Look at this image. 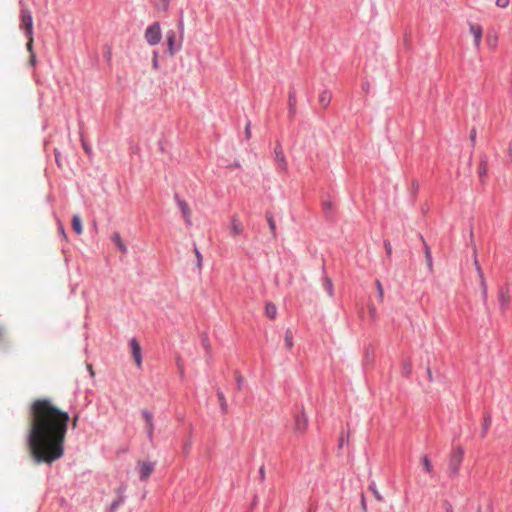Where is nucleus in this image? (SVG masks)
Wrapping results in <instances>:
<instances>
[{
	"label": "nucleus",
	"instance_id": "obj_41",
	"mask_svg": "<svg viewBox=\"0 0 512 512\" xmlns=\"http://www.w3.org/2000/svg\"><path fill=\"white\" fill-rule=\"evenodd\" d=\"M79 419H80V413H79V412L75 413V414L72 416V427H73V428H76V427H77V424H78Z\"/></svg>",
	"mask_w": 512,
	"mask_h": 512
},
{
	"label": "nucleus",
	"instance_id": "obj_31",
	"mask_svg": "<svg viewBox=\"0 0 512 512\" xmlns=\"http://www.w3.org/2000/svg\"><path fill=\"white\" fill-rule=\"evenodd\" d=\"M284 342H285V346L287 349L290 350L293 347V345H294L293 334L290 330H287L285 332Z\"/></svg>",
	"mask_w": 512,
	"mask_h": 512
},
{
	"label": "nucleus",
	"instance_id": "obj_58",
	"mask_svg": "<svg viewBox=\"0 0 512 512\" xmlns=\"http://www.w3.org/2000/svg\"><path fill=\"white\" fill-rule=\"evenodd\" d=\"M412 185L413 188H418V182L416 180H413Z\"/></svg>",
	"mask_w": 512,
	"mask_h": 512
},
{
	"label": "nucleus",
	"instance_id": "obj_53",
	"mask_svg": "<svg viewBox=\"0 0 512 512\" xmlns=\"http://www.w3.org/2000/svg\"><path fill=\"white\" fill-rule=\"evenodd\" d=\"M153 67L154 68L158 67V57H157V53L156 52H155L154 59H153Z\"/></svg>",
	"mask_w": 512,
	"mask_h": 512
},
{
	"label": "nucleus",
	"instance_id": "obj_51",
	"mask_svg": "<svg viewBox=\"0 0 512 512\" xmlns=\"http://www.w3.org/2000/svg\"><path fill=\"white\" fill-rule=\"evenodd\" d=\"M29 39L28 43H27V48L29 51H32V47H33V38L32 36L31 37H27Z\"/></svg>",
	"mask_w": 512,
	"mask_h": 512
},
{
	"label": "nucleus",
	"instance_id": "obj_30",
	"mask_svg": "<svg viewBox=\"0 0 512 512\" xmlns=\"http://www.w3.org/2000/svg\"><path fill=\"white\" fill-rule=\"evenodd\" d=\"M275 154H276V158L278 159V161L280 162L281 166L283 169H286V160H285V157H284V154L282 152V149L280 147H276L275 148Z\"/></svg>",
	"mask_w": 512,
	"mask_h": 512
},
{
	"label": "nucleus",
	"instance_id": "obj_22",
	"mask_svg": "<svg viewBox=\"0 0 512 512\" xmlns=\"http://www.w3.org/2000/svg\"><path fill=\"white\" fill-rule=\"evenodd\" d=\"M487 172H488V161H487L486 157H483L480 159L479 166H478V174H479L481 181H483L484 177H486Z\"/></svg>",
	"mask_w": 512,
	"mask_h": 512
},
{
	"label": "nucleus",
	"instance_id": "obj_28",
	"mask_svg": "<svg viewBox=\"0 0 512 512\" xmlns=\"http://www.w3.org/2000/svg\"><path fill=\"white\" fill-rule=\"evenodd\" d=\"M323 287L324 289L326 290V292L328 293V295L330 297H333L334 296V286H333V282L332 280L329 278V277H324L323 278Z\"/></svg>",
	"mask_w": 512,
	"mask_h": 512
},
{
	"label": "nucleus",
	"instance_id": "obj_49",
	"mask_svg": "<svg viewBox=\"0 0 512 512\" xmlns=\"http://www.w3.org/2000/svg\"><path fill=\"white\" fill-rule=\"evenodd\" d=\"M259 475H260L261 481H264L265 480V467H264V465H262L259 468Z\"/></svg>",
	"mask_w": 512,
	"mask_h": 512
},
{
	"label": "nucleus",
	"instance_id": "obj_5",
	"mask_svg": "<svg viewBox=\"0 0 512 512\" xmlns=\"http://www.w3.org/2000/svg\"><path fill=\"white\" fill-rule=\"evenodd\" d=\"M166 43L168 47V53L171 56L175 55L182 47V39L177 38V33L173 29H170L166 32Z\"/></svg>",
	"mask_w": 512,
	"mask_h": 512
},
{
	"label": "nucleus",
	"instance_id": "obj_32",
	"mask_svg": "<svg viewBox=\"0 0 512 512\" xmlns=\"http://www.w3.org/2000/svg\"><path fill=\"white\" fill-rule=\"evenodd\" d=\"M375 285H376V288H377L379 301L382 302L383 301V297H384V291H383V286H382V284H381L379 279H376Z\"/></svg>",
	"mask_w": 512,
	"mask_h": 512
},
{
	"label": "nucleus",
	"instance_id": "obj_40",
	"mask_svg": "<svg viewBox=\"0 0 512 512\" xmlns=\"http://www.w3.org/2000/svg\"><path fill=\"white\" fill-rule=\"evenodd\" d=\"M510 3V0H496V5L500 8H506Z\"/></svg>",
	"mask_w": 512,
	"mask_h": 512
},
{
	"label": "nucleus",
	"instance_id": "obj_36",
	"mask_svg": "<svg viewBox=\"0 0 512 512\" xmlns=\"http://www.w3.org/2000/svg\"><path fill=\"white\" fill-rule=\"evenodd\" d=\"M476 135H477L476 128L472 127V129L470 131V137H469L470 141H471L472 148H474L476 145Z\"/></svg>",
	"mask_w": 512,
	"mask_h": 512
},
{
	"label": "nucleus",
	"instance_id": "obj_27",
	"mask_svg": "<svg viewBox=\"0 0 512 512\" xmlns=\"http://www.w3.org/2000/svg\"><path fill=\"white\" fill-rule=\"evenodd\" d=\"M72 228L76 234L80 235L82 233V222L80 216L74 215L72 217Z\"/></svg>",
	"mask_w": 512,
	"mask_h": 512
},
{
	"label": "nucleus",
	"instance_id": "obj_24",
	"mask_svg": "<svg viewBox=\"0 0 512 512\" xmlns=\"http://www.w3.org/2000/svg\"><path fill=\"white\" fill-rule=\"evenodd\" d=\"M491 423H492L491 415L490 414H486L484 416L483 423H482V431H481V437L482 438H485L487 436L488 431H489L490 426H491Z\"/></svg>",
	"mask_w": 512,
	"mask_h": 512
},
{
	"label": "nucleus",
	"instance_id": "obj_50",
	"mask_svg": "<svg viewBox=\"0 0 512 512\" xmlns=\"http://www.w3.org/2000/svg\"><path fill=\"white\" fill-rule=\"evenodd\" d=\"M444 506H445V510H446V512H454L453 507H452V505H451V503H450V502L446 501V502L444 503Z\"/></svg>",
	"mask_w": 512,
	"mask_h": 512
},
{
	"label": "nucleus",
	"instance_id": "obj_61",
	"mask_svg": "<svg viewBox=\"0 0 512 512\" xmlns=\"http://www.w3.org/2000/svg\"><path fill=\"white\" fill-rule=\"evenodd\" d=\"M308 512H316V509H309Z\"/></svg>",
	"mask_w": 512,
	"mask_h": 512
},
{
	"label": "nucleus",
	"instance_id": "obj_37",
	"mask_svg": "<svg viewBox=\"0 0 512 512\" xmlns=\"http://www.w3.org/2000/svg\"><path fill=\"white\" fill-rule=\"evenodd\" d=\"M104 58L105 60L110 63L112 60V51L110 47H107V50L104 52Z\"/></svg>",
	"mask_w": 512,
	"mask_h": 512
},
{
	"label": "nucleus",
	"instance_id": "obj_23",
	"mask_svg": "<svg viewBox=\"0 0 512 512\" xmlns=\"http://www.w3.org/2000/svg\"><path fill=\"white\" fill-rule=\"evenodd\" d=\"M217 398H218V401L220 404L221 412L223 414H227L228 413V404H227L226 398L224 396V393L220 389L217 390Z\"/></svg>",
	"mask_w": 512,
	"mask_h": 512
},
{
	"label": "nucleus",
	"instance_id": "obj_52",
	"mask_svg": "<svg viewBox=\"0 0 512 512\" xmlns=\"http://www.w3.org/2000/svg\"><path fill=\"white\" fill-rule=\"evenodd\" d=\"M508 157L510 158V160L512 161V140L510 141L509 143V146H508Z\"/></svg>",
	"mask_w": 512,
	"mask_h": 512
},
{
	"label": "nucleus",
	"instance_id": "obj_1",
	"mask_svg": "<svg viewBox=\"0 0 512 512\" xmlns=\"http://www.w3.org/2000/svg\"><path fill=\"white\" fill-rule=\"evenodd\" d=\"M29 420L26 441L33 461L51 465L62 458L69 413L59 409L49 399L38 398L30 404Z\"/></svg>",
	"mask_w": 512,
	"mask_h": 512
},
{
	"label": "nucleus",
	"instance_id": "obj_34",
	"mask_svg": "<svg viewBox=\"0 0 512 512\" xmlns=\"http://www.w3.org/2000/svg\"><path fill=\"white\" fill-rule=\"evenodd\" d=\"M369 489L370 491L373 493L374 497L376 498L377 501H383V497L382 495L378 492V490L376 489V486L375 484H371L369 486Z\"/></svg>",
	"mask_w": 512,
	"mask_h": 512
},
{
	"label": "nucleus",
	"instance_id": "obj_35",
	"mask_svg": "<svg viewBox=\"0 0 512 512\" xmlns=\"http://www.w3.org/2000/svg\"><path fill=\"white\" fill-rule=\"evenodd\" d=\"M384 248H385V252H386L387 257L391 258V256H392V245H391V242L389 240H384Z\"/></svg>",
	"mask_w": 512,
	"mask_h": 512
},
{
	"label": "nucleus",
	"instance_id": "obj_10",
	"mask_svg": "<svg viewBox=\"0 0 512 512\" xmlns=\"http://www.w3.org/2000/svg\"><path fill=\"white\" fill-rule=\"evenodd\" d=\"M131 348L132 357L135 361L136 366L140 369L142 367V349L136 338H132L129 341Z\"/></svg>",
	"mask_w": 512,
	"mask_h": 512
},
{
	"label": "nucleus",
	"instance_id": "obj_54",
	"mask_svg": "<svg viewBox=\"0 0 512 512\" xmlns=\"http://www.w3.org/2000/svg\"><path fill=\"white\" fill-rule=\"evenodd\" d=\"M343 444H344V437L343 435L340 437L339 439V443H338V449H342L343 448Z\"/></svg>",
	"mask_w": 512,
	"mask_h": 512
},
{
	"label": "nucleus",
	"instance_id": "obj_45",
	"mask_svg": "<svg viewBox=\"0 0 512 512\" xmlns=\"http://www.w3.org/2000/svg\"><path fill=\"white\" fill-rule=\"evenodd\" d=\"M361 507L363 512H367V504L364 494L361 496Z\"/></svg>",
	"mask_w": 512,
	"mask_h": 512
},
{
	"label": "nucleus",
	"instance_id": "obj_2",
	"mask_svg": "<svg viewBox=\"0 0 512 512\" xmlns=\"http://www.w3.org/2000/svg\"><path fill=\"white\" fill-rule=\"evenodd\" d=\"M464 459V448L462 446L454 447L448 458V476L454 478L458 476Z\"/></svg>",
	"mask_w": 512,
	"mask_h": 512
},
{
	"label": "nucleus",
	"instance_id": "obj_33",
	"mask_svg": "<svg viewBox=\"0 0 512 512\" xmlns=\"http://www.w3.org/2000/svg\"><path fill=\"white\" fill-rule=\"evenodd\" d=\"M194 252H195V255H196V259H197V267L199 269L202 268V261H203V257H202V254L200 253L199 249L197 248L196 245H194Z\"/></svg>",
	"mask_w": 512,
	"mask_h": 512
},
{
	"label": "nucleus",
	"instance_id": "obj_9",
	"mask_svg": "<svg viewBox=\"0 0 512 512\" xmlns=\"http://www.w3.org/2000/svg\"><path fill=\"white\" fill-rule=\"evenodd\" d=\"M141 413H142V417L146 424L145 430H146L147 438L150 442H152L154 439V429H155L153 415L147 409H143Z\"/></svg>",
	"mask_w": 512,
	"mask_h": 512
},
{
	"label": "nucleus",
	"instance_id": "obj_21",
	"mask_svg": "<svg viewBox=\"0 0 512 512\" xmlns=\"http://www.w3.org/2000/svg\"><path fill=\"white\" fill-rule=\"evenodd\" d=\"M243 231L242 224L240 221L234 216L231 219V233L234 237L240 235Z\"/></svg>",
	"mask_w": 512,
	"mask_h": 512
},
{
	"label": "nucleus",
	"instance_id": "obj_6",
	"mask_svg": "<svg viewBox=\"0 0 512 512\" xmlns=\"http://www.w3.org/2000/svg\"><path fill=\"white\" fill-rule=\"evenodd\" d=\"M308 428V417L302 407L301 411L294 416L293 430L299 435H304Z\"/></svg>",
	"mask_w": 512,
	"mask_h": 512
},
{
	"label": "nucleus",
	"instance_id": "obj_44",
	"mask_svg": "<svg viewBox=\"0 0 512 512\" xmlns=\"http://www.w3.org/2000/svg\"><path fill=\"white\" fill-rule=\"evenodd\" d=\"M82 147L88 155L91 154V147L84 140H82Z\"/></svg>",
	"mask_w": 512,
	"mask_h": 512
},
{
	"label": "nucleus",
	"instance_id": "obj_42",
	"mask_svg": "<svg viewBox=\"0 0 512 512\" xmlns=\"http://www.w3.org/2000/svg\"><path fill=\"white\" fill-rule=\"evenodd\" d=\"M202 343H203V346L206 349V351L210 352V343H209V339L206 335L202 338Z\"/></svg>",
	"mask_w": 512,
	"mask_h": 512
},
{
	"label": "nucleus",
	"instance_id": "obj_3",
	"mask_svg": "<svg viewBox=\"0 0 512 512\" xmlns=\"http://www.w3.org/2000/svg\"><path fill=\"white\" fill-rule=\"evenodd\" d=\"M20 5V28L24 30L26 37H31L33 34L32 13L22 0H20Z\"/></svg>",
	"mask_w": 512,
	"mask_h": 512
},
{
	"label": "nucleus",
	"instance_id": "obj_43",
	"mask_svg": "<svg viewBox=\"0 0 512 512\" xmlns=\"http://www.w3.org/2000/svg\"><path fill=\"white\" fill-rule=\"evenodd\" d=\"M58 228H59L60 234L62 235L63 239L67 240V234H66L65 228L61 222H59Z\"/></svg>",
	"mask_w": 512,
	"mask_h": 512
},
{
	"label": "nucleus",
	"instance_id": "obj_25",
	"mask_svg": "<svg viewBox=\"0 0 512 512\" xmlns=\"http://www.w3.org/2000/svg\"><path fill=\"white\" fill-rule=\"evenodd\" d=\"M421 463L423 465V469L425 471V473H427L428 475H432L433 473V465H432V462L431 460L429 459V457L427 455H423L421 457Z\"/></svg>",
	"mask_w": 512,
	"mask_h": 512
},
{
	"label": "nucleus",
	"instance_id": "obj_38",
	"mask_svg": "<svg viewBox=\"0 0 512 512\" xmlns=\"http://www.w3.org/2000/svg\"><path fill=\"white\" fill-rule=\"evenodd\" d=\"M236 381H237L238 389L241 390L242 385H243V377L239 373V371H236Z\"/></svg>",
	"mask_w": 512,
	"mask_h": 512
},
{
	"label": "nucleus",
	"instance_id": "obj_7",
	"mask_svg": "<svg viewBox=\"0 0 512 512\" xmlns=\"http://www.w3.org/2000/svg\"><path fill=\"white\" fill-rule=\"evenodd\" d=\"M127 490V484L125 482H122L116 489L115 493L117 495V498L112 501V503L109 505V507L106 509V512H116L121 505L125 502V492Z\"/></svg>",
	"mask_w": 512,
	"mask_h": 512
},
{
	"label": "nucleus",
	"instance_id": "obj_14",
	"mask_svg": "<svg viewBox=\"0 0 512 512\" xmlns=\"http://www.w3.org/2000/svg\"><path fill=\"white\" fill-rule=\"evenodd\" d=\"M296 92L294 87H291L288 93V109H289V117L293 119L296 115Z\"/></svg>",
	"mask_w": 512,
	"mask_h": 512
},
{
	"label": "nucleus",
	"instance_id": "obj_29",
	"mask_svg": "<svg viewBox=\"0 0 512 512\" xmlns=\"http://www.w3.org/2000/svg\"><path fill=\"white\" fill-rule=\"evenodd\" d=\"M265 217L268 222L271 233L275 237L276 236V223H275L274 216H273L272 212H266Z\"/></svg>",
	"mask_w": 512,
	"mask_h": 512
},
{
	"label": "nucleus",
	"instance_id": "obj_20",
	"mask_svg": "<svg viewBox=\"0 0 512 512\" xmlns=\"http://www.w3.org/2000/svg\"><path fill=\"white\" fill-rule=\"evenodd\" d=\"M412 374V363H411V360L408 358L406 360H404L401 364V375L408 379L410 378Z\"/></svg>",
	"mask_w": 512,
	"mask_h": 512
},
{
	"label": "nucleus",
	"instance_id": "obj_48",
	"mask_svg": "<svg viewBox=\"0 0 512 512\" xmlns=\"http://www.w3.org/2000/svg\"><path fill=\"white\" fill-rule=\"evenodd\" d=\"M55 161H56V163H57V166H58L59 168H61V167H62V164H61L60 153H59V152H57L56 150H55Z\"/></svg>",
	"mask_w": 512,
	"mask_h": 512
},
{
	"label": "nucleus",
	"instance_id": "obj_55",
	"mask_svg": "<svg viewBox=\"0 0 512 512\" xmlns=\"http://www.w3.org/2000/svg\"><path fill=\"white\" fill-rule=\"evenodd\" d=\"M30 62H31L32 65H35V63H36V57H35V55L33 53L30 56Z\"/></svg>",
	"mask_w": 512,
	"mask_h": 512
},
{
	"label": "nucleus",
	"instance_id": "obj_8",
	"mask_svg": "<svg viewBox=\"0 0 512 512\" xmlns=\"http://www.w3.org/2000/svg\"><path fill=\"white\" fill-rule=\"evenodd\" d=\"M137 470L139 474V479L142 482H147L155 470V463L148 461H138L137 462Z\"/></svg>",
	"mask_w": 512,
	"mask_h": 512
},
{
	"label": "nucleus",
	"instance_id": "obj_18",
	"mask_svg": "<svg viewBox=\"0 0 512 512\" xmlns=\"http://www.w3.org/2000/svg\"><path fill=\"white\" fill-rule=\"evenodd\" d=\"M157 11L167 12L170 6V0H149Z\"/></svg>",
	"mask_w": 512,
	"mask_h": 512
},
{
	"label": "nucleus",
	"instance_id": "obj_19",
	"mask_svg": "<svg viewBox=\"0 0 512 512\" xmlns=\"http://www.w3.org/2000/svg\"><path fill=\"white\" fill-rule=\"evenodd\" d=\"M111 239L113 241V243L116 245V247L122 252V253H126L127 252V247L126 245L124 244V242L122 241V238L119 234V232H114L111 236Z\"/></svg>",
	"mask_w": 512,
	"mask_h": 512
},
{
	"label": "nucleus",
	"instance_id": "obj_39",
	"mask_svg": "<svg viewBox=\"0 0 512 512\" xmlns=\"http://www.w3.org/2000/svg\"><path fill=\"white\" fill-rule=\"evenodd\" d=\"M245 136H246L247 140H249L251 138V123H250V121H248L245 126Z\"/></svg>",
	"mask_w": 512,
	"mask_h": 512
},
{
	"label": "nucleus",
	"instance_id": "obj_47",
	"mask_svg": "<svg viewBox=\"0 0 512 512\" xmlns=\"http://www.w3.org/2000/svg\"><path fill=\"white\" fill-rule=\"evenodd\" d=\"M190 449H191V442L188 441L186 442L184 445H183V452L185 454H188L190 452Z\"/></svg>",
	"mask_w": 512,
	"mask_h": 512
},
{
	"label": "nucleus",
	"instance_id": "obj_13",
	"mask_svg": "<svg viewBox=\"0 0 512 512\" xmlns=\"http://www.w3.org/2000/svg\"><path fill=\"white\" fill-rule=\"evenodd\" d=\"M175 200H176V203H177L179 209L181 210V213H182L183 218H184L185 222L187 223V225H189V226L192 225L191 210H190L187 202L183 199H180L177 194L175 195Z\"/></svg>",
	"mask_w": 512,
	"mask_h": 512
},
{
	"label": "nucleus",
	"instance_id": "obj_57",
	"mask_svg": "<svg viewBox=\"0 0 512 512\" xmlns=\"http://www.w3.org/2000/svg\"><path fill=\"white\" fill-rule=\"evenodd\" d=\"M362 87H363L364 90H368L369 89V83L363 84Z\"/></svg>",
	"mask_w": 512,
	"mask_h": 512
},
{
	"label": "nucleus",
	"instance_id": "obj_60",
	"mask_svg": "<svg viewBox=\"0 0 512 512\" xmlns=\"http://www.w3.org/2000/svg\"><path fill=\"white\" fill-rule=\"evenodd\" d=\"M324 206H325V208H329L331 206V204L330 203H325Z\"/></svg>",
	"mask_w": 512,
	"mask_h": 512
},
{
	"label": "nucleus",
	"instance_id": "obj_46",
	"mask_svg": "<svg viewBox=\"0 0 512 512\" xmlns=\"http://www.w3.org/2000/svg\"><path fill=\"white\" fill-rule=\"evenodd\" d=\"M426 374L429 382H433V374L431 368L428 366L426 368Z\"/></svg>",
	"mask_w": 512,
	"mask_h": 512
},
{
	"label": "nucleus",
	"instance_id": "obj_15",
	"mask_svg": "<svg viewBox=\"0 0 512 512\" xmlns=\"http://www.w3.org/2000/svg\"><path fill=\"white\" fill-rule=\"evenodd\" d=\"M418 236H419V239H420V241H421V243L423 245L427 267L431 271L433 269V259H432L431 248L428 245V243L426 242V240H425V238L423 237L422 234H419Z\"/></svg>",
	"mask_w": 512,
	"mask_h": 512
},
{
	"label": "nucleus",
	"instance_id": "obj_16",
	"mask_svg": "<svg viewBox=\"0 0 512 512\" xmlns=\"http://www.w3.org/2000/svg\"><path fill=\"white\" fill-rule=\"evenodd\" d=\"M470 32L474 37V44L476 47L480 46L482 40L483 29L480 24H470Z\"/></svg>",
	"mask_w": 512,
	"mask_h": 512
},
{
	"label": "nucleus",
	"instance_id": "obj_59",
	"mask_svg": "<svg viewBox=\"0 0 512 512\" xmlns=\"http://www.w3.org/2000/svg\"><path fill=\"white\" fill-rule=\"evenodd\" d=\"M2 337H3V330H2V328H0V341L2 340Z\"/></svg>",
	"mask_w": 512,
	"mask_h": 512
},
{
	"label": "nucleus",
	"instance_id": "obj_12",
	"mask_svg": "<svg viewBox=\"0 0 512 512\" xmlns=\"http://www.w3.org/2000/svg\"><path fill=\"white\" fill-rule=\"evenodd\" d=\"M498 300H499V303H500L501 310L502 311L507 310V308L510 305V301H511L510 290H509V287L507 285L506 286H502V287L499 288V290H498Z\"/></svg>",
	"mask_w": 512,
	"mask_h": 512
},
{
	"label": "nucleus",
	"instance_id": "obj_26",
	"mask_svg": "<svg viewBox=\"0 0 512 512\" xmlns=\"http://www.w3.org/2000/svg\"><path fill=\"white\" fill-rule=\"evenodd\" d=\"M265 314L270 319H275L277 314V307L274 303L268 302L265 306Z\"/></svg>",
	"mask_w": 512,
	"mask_h": 512
},
{
	"label": "nucleus",
	"instance_id": "obj_56",
	"mask_svg": "<svg viewBox=\"0 0 512 512\" xmlns=\"http://www.w3.org/2000/svg\"><path fill=\"white\" fill-rule=\"evenodd\" d=\"M369 310H370V313L372 314V316H374V314H375V312H376L375 307L371 306V307L369 308Z\"/></svg>",
	"mask_w": 512,
	"mask_h": 512
},
{
	"label": "nucleus",
	"instance_id": "obj_4",
	"mask_svg": "<svg viewBox=\"0 0 512 512\" xmlns=\"http://www.w3.org/2000/svg\"><path fill=\"white\" fill-rule=\"evenodd\" d=\"M161 27L159 22L149 25L145 31V39L150 46H155L161 41Z\"/></svg>",
	"mask_w": 512,
	"mask_h": 512
},
{
	"label": "nucleus",
	"instance_id": "obj_11",
	"mask_svg": "<svg viewBox=\"0 0 512 512\" xmlns=\"http://www.w3.org/2000/svg\"><path fill=\"white\" fill-rule=\"evenodd\" d=\"M474 266H475L476 272H477L479 280H480V286H481V290H482V298H483V301L486 302L487 298H488L487 282H486L484 273L482 271V268L478 262L476 255H475V259H474Z\"/></svg>",
	"mask_w": 512,
	"mask_h": 512
},
{
	"label": "nucleus",
	"instance_id": "obj_17",
	"mask_svg": "<svg viewBox=\"0 0 512 512\" xmlns=\"http://www.w3.org/2000/svg\"><path fill=\"white\" fill-rule=\"evenodd\" d=\"M331 99V92L328 89H325L319 94L318 101L319 104L323 107V109H327L328 106L330 105Z\"/></svg>",
	"mask_w": 512,
	"mask_h": 512
}]
</instances>
